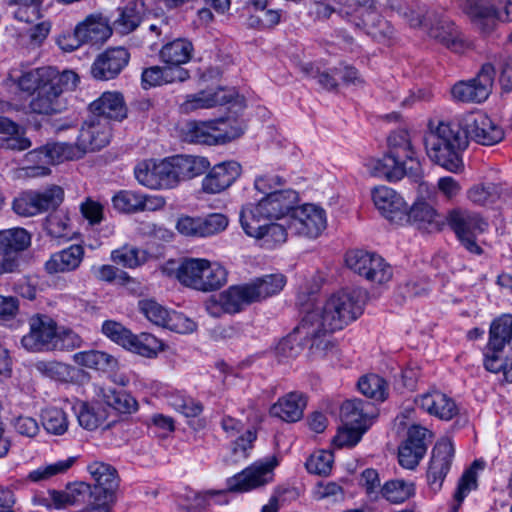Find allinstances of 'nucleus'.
Segmentation results:
<instances>
[{
	"label": "nucleus",
	"instance_id": "obj_48",
	"mask_svg": "<svg viewBox=\"0 0 512 512\" xmlns=\"http://www.w3.org/2000/svg\"><path fill=\"white\" fill-rule=\"evenodd\" d=\"M111 260L125 268L134 269L148 260V253L137 247L124 245L111 252Z\"/></svg>",
	"mask_w": 512,
	"mask_h": 512
},
{
	"label": "nucleus",
	"instance_id": "obj_2",
	"mask_svg": "<svg viewBox=\"0 0 512 512\" xmlns=\"http://www.w3.org/2000/svg\"><path fill=\"white\" fill-rule=\"evenodd\" d=\"M468 139L458 124L429 121L424 135V145L429 159L451 173L464 169L463 152Z\"/></svg>",
	"mask_w": 512,
	"mask_h": 512
},
{
	"label": "nucleus",
	"instance_id": "obj_11",
	"mask_svg": "<svg viewBox=\"0 0 512 512\" xmlns=\"http://www.w3.org/2000/svg\"><path fill=\"white\" fill-rule=\"evenodd\" d=\"M63 199L64 191L59 186H51L43 191L28 190L14 199L12 208L20 216L32 217L56 209Z\"/></svg>",
	"mask_w": 512,
	"mask_h": 512
},
{
	"label": "nucleus",
	"instance_id": "obj_50",
	"mask_svg": "<svg viewBox=\"0 0 512 512\" xmlns=\"http://www.w3.org/2000/svg\"><path fill=\"white\" fill-rule=\"evenodd\" d=\"M8 6H15L14 18L30 23L41 17L44 0H4Z\"/></svg>",
	"mask_w": 512,
	"mask_h": 512
},
{
	"label": "nucleus",
	"instance_id": "obj_21",
	"mask_svg": "<svg viewBox=\"0 0 512 512\" xmlns=\"http://www.w3.org/2000/svg\"><path fill=\"white\" fill-rule=\"evenodd\" d=\"M429 21L428 34L431 38L457 53L466 48V40L450 19L433 13L429 14Z\"/></svg>",
	"mask_w": 512,
	"mask_h": 512
},
{
	"label": "nucleus",
	"instance_id": "obj_16",
	"mask_svg": "<svg viewBox=\"0 0 512 512\" xmlns=\"http://www.w3.org/2000/svg\"><path fill=\"white\" fill-rule=\"evenodd\" d=\"M461 125L467 138L482 145H494L504 138L502 127L481 111L466 114Z\"/></svg>",
	"mask_w": 512,
	"mask_h": 512
},
{
	"label": "nucleus",
	"instance_id": "obj_26",
	"mask_svg": "<svg viewBox=\"0 0 512 512\" xmlns=\"http://www.w3.org/2000/svg\"><path fill=\"white\" fill-rule=\"evenodd\" d=\"M77 33L86 44L102 45L111 37L113 28L107 17L94 13L77 24Z\"/></svg>",
	"mask_w": 512,
	"mask_h": 512
},
{
	"label": "nucleus",
	"instance_id": "obj_41",
	"mask_svg": "<svg viewBox=\"0 0 512 512\" xmlns=\"http://www.w3.org/2000/svg\"><path fill=\"white\" fill-rule=\"evenodd\" d=\"M222 304L227 314L240 312L244 306L254 303L248 283L245 285L230 286L220 293Z\"/></svg>",
	"mask_w": 512,
	"mask_h": 512
},
{
	"label": "nucleus",
	"instance_id": "obj_61",
	"mask_svg": "<svg viewBox=\"0 0 512 512\" xmlns=\"http://www.w3.org/2000/svg\"><path fill=\"white\" fill-rule=\"evenodd\" d=\"M477 488V475L470 470L465 471L461 476L457 489L454 493L453 504L449 512H458L466 496Z\"/></svg>",
	"mask_w": 512,
	"mask_h": 512
},
{
	"label": "nucleus",
	"instance_id": "obj_15",
	"mask_svg": "<svg viewBox=\"0 0 512 512\" xmlns=\"http://www.w3.org/2000/svg\"><path fill=\"white\" fill-rule=\"evenodd\" d=\"M287 222L290 234L308 238L318 237L327 224L324 209L314 204L296 206Z\"/></svg>",
	"mask_w": 512,
	"mask_h": 512
},
{
	"label": "nucleus",
	"instance_id": "obj_30",
	"mask_svg": "<svg viewBox=\"0 0 512 512\" xmlns=\"http://www.w3.org/2000/svg\"><path fill=\"white\" fill-rule=\"evenodd\" d=\"M90 110L94 118H100L102 121L122 120L127 115L123 96L119 92H104L90 104Z\"/></svg>",
	"mask_w": 512,
	"mask_h": 512
},
{
	"label": "nucleus",
	"instance_id": "obj_24",
	"mask_svg": "<svg viewBox=\"0 0 512 512\" xmlns=\"http://www.w3.org/2000/svg\"><path fill=\"white\" fill-rule=\"evenodd\" d=\"M241 174V166L236 161H226L215 165L202 181V189L209 194H217L230 187Z\"/></svg>",
	"mask_w": 512,
	"mask_h": 512
},
{
	"label": "nucleus",
	"instance_id": "obj_5",
	"mask_svg": "<svg viewBox=\"0 0 512 512\" xmlns=\"http://www.w3.org/2000/svg\"><path fill=\"white\" fill-rule=\"evenodd\" d=\"M299 202L298 193L292 189L276 190L263 197L257 204L245 205L241 218H262L263 220H290L292 210Z\"/></svg>",
	"mask_w": 512,
	"mask_h": 512
},
{
	"label": "nucleus",
	"instance_id": "obj_63",
	"mask_svg": "<svg viewBox=\"0 0 512 512\" xmlns=\"http://www.w3.org/2000/svg\"><path fill=\"white\" fill-rule=\"evenodd\" d=\"M367 430L366 424L363 426H355L345 425L343 423L335 436L334 442L338 447H353L361 440Z\"/></svg>",
	"mask_w": 512,
	"mask_h": 512
},
{
	"label": "nucleus",
	"instance_id": "obj_60",
	"mask_svg": "<svg viewBox=\"0 0 512 512\" xmlns=\"http://www.w3.org/2000/svg\"><path fill=\"white\" fill-rule=\"evenodd\" d=\"M45 230L53 238H70L72 233L70 227V218L64 213H54L47 216L45 221Z\"/></svg>",
	"mask_w": 512,
	"mask_h": 512
},
{
	"label": "nucleus",
	"instance_id": "obj_44",
	"mask_svg": "<svg viewBox=\"0 0 512 512\" xmlns=\"http://www.w3.org/2000/svg\"><path fill=\"white\" fill-rule=\"evenodd\" d=\"M141 23V13L137 4L128 3L124 7L117 9V16L113 20V30L121 35H127L133 32Z\"/></svg>",
	"mask_w": 512,
	"mask_h": 512
},
{
	"label": "nucleus",
	"instance_id": "obj_56",
	"mask_svg": "<svg viewBox=\"0 0 512 512\" xmlns=\"http://www.w3.org/2000/svg\"><path fill=\"white\" fill-rule=\"evenodd\" d=\"M107 413L99 406L81 403L77 411V418L80 426L87 430L97 429L106 419Z\"/></svg>",
	"mask_w": 512,
	"mask_h": 512
},
{
	"label": "nucleus",
	"instance_id": "obj_12",
	"mask_svg": "<svg viewBox=\"0 0 512 512\" xmlns=\"http://www.w3.org/2000/svg\"><path fill=\"white\" fill-rule=\"evenodd\" d=\"M31 245V236L24 228L0 231V275L14 273L20 265V255Z\"/></svg>",
	"mask_w": 512,
	"mask_h": 512
},
{
	"label": "nucleus",
	"instance_id": "obj_17",
	"mask_svg": "<svg viewBox=\"0 0 512 512\" xmlns=\"http://www.w3.org/2000/svg\"><path fill=\"white\" fill-rule=\"evenodd\" d=\"M430 438L428 429L420 425L410 426L407 438L398 450L399 464L406 469H414L426 454Z\"/></svg>",
	"mask_w": 512,
	"mask_h": 512
},
{
	"label": "nucleus",
	"instance_id": "obj_10",
	"mask_svg": "<svg viewBox=\"0 0 512 512\" xmlns=\"http://www.w3.org/2000/svg\"><path fill=\"white\" fill-rule=\"evenodd\" d=\"M279 465V458L270 455L245 468L227 480V487L232 492H245L264 486L274 479V469Z\"/></svg>",
	"mask_w": 512,
	"mask_h": 512
},
{
	"label": "nucleus",
	"instance_id": "obj_13",
	"mask_svg": "<svg viewBox=\"0 0 512 512\" xmlns=\"http://www.w3.org/2000/svg\"><path fill=\"white\" fill-rule=\"evenodd\" d=\"M29 332L21 338V346L30 352L53 351L57 323L46 314L36 313L28 318Z\"/></svg>",
	"mask_w": 512,
	"mask_h": 512
},
{
	"label": "nucleus",
	"instance_id": "obj_32",
	"mask_svg": "<svg viewBox=\"0 0 512 512\" xmlns=\"http://www.w3.org/2000/svg\"><path fill=\"white\" fill-rule=\"evenodd\" d=\"M183 137L185 141L191 143L215 145L229 136L221 134L220 128H214V120L210 121H190L183 128Z\"/></svg>",
	"mask_w": 512,
	"mask_h": 512
},
{
	"label": "nucleus",
	"instance_id": "obj_27",
	"mask_svg": "<svg viewBox=\"0 0 512 512\" xmlns=\"http://www.w3.org/2000/svg\"><path fill=\"white\" fill-rule=\"evenodd\" d=\"M112 204L121 213L156 211L160 208V198L131 190H121L113 196Z\"/></svg>",
	"mask_w": 512,
	"mask_h": 512
},
{
	"label": "nucleus",
	"instance_id": "obj_59",
	"mask_svg": "<svg viewBox=\"0 0 512 512\" xmlns=\"http://www.w3.org/2000/svg\"><path fill=\"white\" fill-rule=\"evenodd\" d=\"M334 456L330 451L318 450L310 455L305 466L309 473L326 476L332 469Z\"/></svg>",
	"mask_w": 512,
	"mask_h": 512
},
{
	"label": "nucleus",
	"instance_id": "obj_40",
	"mask_svg": "<svg viewBox=\"0 0 512 512\" xmlns=\"http://www.w3.org/2000/svg\"><path fill=\"white\" fill-rule=\"evenodd\" d=\"M162 394L168 405L186 417H198L203 412V404L200 401L187 397L179 390L166 387Z\"/></svg>",
	"mask_w": 512,
	"mask_h": 512
},
{
	"label": "nucleus",
	"instance_id": "obj_47",
	"mask_svg": "<svg viewBox=\"0 0 512 512\" xmlns=\"http://www.w3.org/2000/svg\"><path fill=\"white\" fill-rule=\"evenodd\" d=\"M388 152L407 161L413 162L415 151L411 144L410 135L406 130H396L388 137Z\"/></svg>",
	"mask_w": 512,
	"mask_h": 512
},
{
	"label": "nucleus",
	"instance_id": "obj_42",
	"mask_svg": "<svg viewBox=\"0 0 512 512\" xmlns=\"http://www.w3.org/2000/svg\"><path fill=\"white\" fill-rule=\"evenodd\" d=\"M97 396L109 407L120 413H131L137 410V401L123 390L99 387Z\"/></svg>",
	"mask_w": 512,
	"mask_h": 512
},
{
	"label": "nucleus",
	"instance_id": "obj_29",
	"mask_svg": "<svg viewBox=\"0 0 512 512\" xmlns=\"http://www.w3.org/2000/svg\"><path fill=\"white\" fill-rule=\"evenodd\" d=\"M369 175L389 182L402 179L406 174V162L387 152L382 158L369 159L365 163Z\"/></svg>",
	"mask_w": 512,
	"mask_h": 512
},
{
	"label": "nucleus",
	"instance_id": "obj_38",
	"mask_svg": "<svg viewBox=\"0 0 512 512\" xmlns=\"http://www.w3.org/2000/svg\"><path fill=\"white\" fill-rule=\"evenodd\" d=\"M286 277L281 273L264 275L248 283L254 302L262 301L278 294L286 285Z\"/></svg>",
	"mask_w": 512,
	"mask_h": 512
},
{
	"label": "nucleus",
	"instance_id": "obj_54",
	"mask_svg": "<svg viewBox=\"0 0 512 512\" xmlns=\"http://www.w3.org/2000/svg\"><path fill=\"white\" fill-rule=\"evenodd\" d=\"M75 462V457H68L64 460H59L54 463L45 464L38 467L35 470H32L27 479L31 482H42L50 479L51 477L65 473L68 469L72 467Z\"/></svg>",
	"mask_w": 512,
	"mask_h": 512
},
{
	"label": "nucleus",
	"instance_id": "obj_18",
	"mask_svg": "<svg viewBox=\"0 0 512 512\" xmlns=\"http://www.w3.org/2000/svg\"><path fill=\"white\" fill-rule=\"evenodd\" d=\"M454 457V446L449 439L438 441L433 450L427 469V482L430 489L438 492L450 471Z\"/></svg>",
	"mask_w": 512,
	"mask_h": 512
},
{
	"label": "nucleus",
	"instance_id": "obj_20",
	"mask_svg": "<svg viewBox=\"0 0 512 512\" xmlns=\"http://www.w3.org/2000/svg\"><path fill=\"white\" fill-rule=\"evenodd\" d=\"M265 221L256 217L252 219L240 217V223L245 233L251 237L262 239L267 247L284 243L290 233L288 222L267 224Z\"/></svg>",
	"mask_w": 512,
	"mask_h": 512
},
{
	"label": "nucleus",
	"instance_id": "obj_55",
	"mask_svg": "<svg viewBox=\"0 0 512 512\" xmlns=\"http://www.w3.org/2000/svg\"><path fill=\"white\" fill-rule=\"evenodd\" d=\"M130 342L131 345H127L125 349L143 357L155 358L160 350L158 339L149 333H141L140 335L132 334Z\"/></svg>",
	"mask_w": 512,
	"mask_h": 512
},
{
	"label": "nucleus",
	"instance_id": "obj_23",
	"mask_svg": "<svg viewBox=\"0 0 512 512\" xmlns=\"http://www.w3.org/2000/svg\"><path fill=\"white\" fill-rule=\"evenodd\" d=\"M85 257V249L80 244L70 246L54 252L44 264V269L49 275L71 273L76 271Z\"/></svg>",
	"mask_w": 512,
	"mask_h": 512
},
{
	"label": "nucleus",
	"instance_id": "obj_8",
	"mask_svg": "<svg viewBox=\"0 0 512 512\" xmlns=\"http://www.w3.org/2000/svg\"><path fill=\"white\" fill-rule=\"evenodd\" d=\"M210 166L200 156L176 155L162 160V189H172L180 182L202 175Z\"/></svg>",
	"mask_w": 512,
	"mask_h": 512
},
{
	"label": "nucleus",
	"instance_id": "obj_39",
	"mask_svg": "<svg viewBox=\"0 0 512 512\" xmlns=\"http://www.w3.org/2000/svg\"><path fill=\"white\" fill-rule=\"evenodd\" d=\"M0 146L14 151H23L31 146V141L24 136V129L6 117H0Z\"/></svg>",
	"mask_w": 512,
	"mask_h": 512
},
{
	"label": "nucleus",
	"instance_id": "obj_58",
	"mask_svg": "<svg viewBox=\"0 0 512 512\" xmlns=\"http://www.w3.org/2000/svg\"><path fill=\"white\" fill-rule=\"evenodd\" d=\"M162 328L185 334L193 332L196 324L182 313L162 308Z\"/></svg>",
	"mask_w": 512,
	"mask_h": 512
},
{
	"label": "nucleus",
	"instance_id": "obj_37",
	"mask_svg": "<svg viewBox=\"0 0 512 512\" xmlns=\"http://www.w3.org/2000/svg\"><path fill=\"white\" fill-rule=\"evenodd\" d=\"M506 345L512 348V315L509 314H504L491 323L488 349L499 353Z\"/></svg>",
	"mask_w": 512,
	"mask_h": 512
},
{
	"label": "nucleus",
	"instance_id": "obj_62",
	"mask_svg": "<svg viewBox=\"0 0 512 512\" xmlns=\"http://www.w3.org/2000/svg\"><path fill=\"white\" fill-rule=\"evenodd\" d=\"M49 82L48 67H41L24 73L19 79L23 91L36 93L42 84Z\"/></svg>",
	"mask_w": 512,
	"mask_h": 512
},
{
	"label": "nucleus",
	"instance_id": "obj_36",
	"mask_svg": "<svg viewBox=\"0 0 512 512\" xmlns=\"http://www.w3.org/2000/svg\"><path fill=\"white\" fill-rule=\"evenodd\" d=\"M374 415L375 408L368 401L347 400L341 406V418L345 425L363 426L366 424L368 429Z\"/></svg>",
	"mask_w": 512,
	"mask_h": 512
},
{
	"label": "nucleus",
	"instance_id": "obj_1",
	"mask_svg": "<svg viewBox=\"0 0 512 512\" xmlns=\"http://www.w3.org/2000/svg\"><path fill=\"white\" fill-rule=\"evenodd\" d=\"M365 298V293L360 289L334 293L322 307L309 311L297 330L305 336H316L313 345L329 350L333 347L330 334L343 329L363 313Z\"/></svg>",
	"mask_w": 512,
	"mask_h": 512
},
{
	"label": "nucleus",
	"instance_id": "obj_57",
	"mask_svg": "<svg viewBox=\"0 0 512 512\" xmlns=\"http://www.w3.org/2000/svg\"><path fill=\"white\" fill-rule=\"evenodd\" d=\"M358 389L363 395L377 401L385 400L387 395L385 380L376 374L361 377L358 381Z\"/></svg>",
	"mask_w": 512,
	"mask_h": 512
},
{
	"label": "nucleus",
	"instance_id": "obj_33",
	"mask_svg": "<svg viewBox=\"0 0 512 512\" xmlns=\"http://www.w3.org/2000/svg\"><path fill=\"white\" fill-rule=\"evenodd\" d=\"M297 329L298 326L295 327L293 332L287 337L283 338L276 346L275 352L280 359H290L297 357L302 350L301 342H303V345H308L313 354H325V352L328 350L327 348H321L313 345L316 341V336L302 335L300 332H298Z\"/></svg>",
	"mask_w": 512,
	"mask_h": 512
},
{
	"label": "nucleus",
	"instance_id": "obj_64",
	"mask_svg": "<svg viewBox=\"0 0 512 512\" xmlns=\"http://www.w3.org/2000/svg\"><path fill=\"white\" fill-rule=\"evenodd\" d=\"M101 330L105 336L122 347L126 348L127 345H131L130 339H132L133 333L121 323L106 320L103 322Z\"/></svg>",
	"mask_w": 512,
	"mask_h": 512
},
{
	"label": "nucleus",
	"instance_id": "obj_14",
	"mask_svg": "<svg viewBox=\"0 0 512 512\" xmlns=\"http://www.w3.org/2000/svg\"><path fill=\"white\" fill-rule=\"evenodd\" d=\"M494 68L491 64H484L476 77L457 82L451 89L454 100L463 103H481L485 101L494 82Z\"/></svg>",
	"mask_w": 512,
	"mask_h": 512
},
{
	"label": "nucleus",
	"instance_id": "obj_31",
	"mask_svg": "<svg viewBox=\"0 0 512 512\" xmlns=\"http://www.w3.org/2000/svg\"><path fill=\"white\" fill-rule=\"evenodd\" d=\"M307 401L303 393L290 392L279 398L269 410L272 417L285 422H297L303 417Z\"/></svg>",
	"mask_w": 512,
	"mask_h": 512
},
{
	"label": "nucleus",
	"instance_id": "obj_52",
	"mask_svg": "<svg viewBox=\"0 0 512 512\" xmlns=\"http://www.w3.org/2000/svg\"><path fill=\"white\" fill-rule=\"evenodd\" d=\"M376 255L365 250H352L347 252L345 262L350 270L366 279Z\"/></svg>",
	"mask_w": 512,
	"mask_h": 512
},
{
	"label": "nucleus",
	"instance_id": "obj_9",
	"mask_svg": "<svg viewBox=\"0 0 512 512\" xmlns=\"http://www.w3.org/2000/svg\"><path fill=\"white\" fill-rule=\"evenodd\" d=\"M77 146L69 143H52L30 151L27 161L37 163L24 168L25 175L29 177L45 176L50 173L49 165L81 157Z\"/></svg>",
	"mask_w": 512,
	"mask_h": 512
},
{
	"label": "nucleus",
	"instance_id": "obj_51",
	"mask_svg": "<svg viewBox=\"0 0 512 512\" xmlns=\"http://www.w3.org/2000/svg\"><path fill=\"white\" fill-rule=\"evenodd\" d=\"M192 52V44L184 39H177L162 47V61L164 63H186Z\"/></svg>",
	"mask_w": 512,
	"mask_h": 512
},
{
	"label": "nucleus",
	"instance_id": "obj_49",
	"mask_svg": "<svg viewBox=\"0 0 512 512\" xmlns=\"http://www.w3.org/2000/svg\"><path fill=\"white\" fill-rule=\"evenodd\" d=\"M41 421L48 434L60 436L68 430L67 414L60 408L48 407L42 410Z\"/></svg>",
	"mask_w": 512,
	"mask_h": 512
},
{
	"label": "nucleus",
	"instance_id": "obj_53",
	"mask_svg": "<svg viewBox=\"0 0 512 512\" xmlns=\"http://www.w3.org/2000/svg\"><path fill=\"white\" fill-rule=\"evenodd\" d=\"M137 181L150 189L160 187L159 164L155 159L144 160L140 162L134 170Z\"/></svg>",
	"mask_w": 512,
	"mask_h": 512
},
{
	"label": "nucleus",
	"instance_id": "obj_43",
	"mask_svg": "<svg viewBox=\"0 0 512 512\" xmlns=\"http://www.w3.org/2000/svg\"><path fill=\"white\" fill-rule=\"evenodd\" d=\"M380 495L392 504H400L415 495V484L404 479H392L384 483Z\"/></svg>",
	"mask_w": 512,
	"mask_h": 512
},
{
	"label": "nucleus",
	"instance_id": "obj_28",
	"mask_svg": "<svg viewBox=\"0 0 512 512\" xmlns=\"http://www.w3.org/2000/svg\"><path fill=\"white\" fill-rule=\"evenodd\" d=\"M372 200L376 209L389 220L405 215L408 211V205L403 197L387 186L374 188Z\"/></svg>",
	"mask_w": 512,
	"mask_h": 512
},
{
	"label": "nucleus",
	"instance_id": "obj_7",
	"mask_svg": "<svg viewBox=\"0 0 512 512\" xmlns=\"http://www.w3.org/2000/svg\"><path fill=\"white\" fill-rule=\"evenodd\" d=\"M466 12L473 24L488 34L498 22L512 21V0H470Z\"/></svg>",
	"mask_w": 512,
	"mask_h": 512
},
{
	"label": "nucleus",
	"instance_id": "obj_34",
	"mask_svg": "<svg viewBox=\"0 0 512 512\" xmlns=\"http://www.w3.org/2000/svg\"><path fill=\"white\" fill-rule=\"evenodd\" d=\"M30 108L37 114H55L66 108V101L58 91L52 89L50 82H47L42 84L35 93L30 102Z\"/></svg>",
	"mask_w": 512,
	"mask_h": 512
},
{
	"label": "nucleus",
	"instance_id": "obj_22",
	"mask_svg": "<svg viewBox=\"0 0 512 512\" xmlns=\"http://www.w3.org/2000/svg\"><path fill=\"white\" fill-rule=\"evenodd\" d=\"M110 137L111 128L109 121H102L100 118L92 117L81 128L76 146L83 155L88 151L100 150L105 147L109 143Z\"/></svg>",
	"mask_w": 512,
	"mask_h": 512
},
{
	"label": "nucleus",
	"instance_id": "obj_6",
	"mask_svg": "<svg viewBox=\"0 0 512 512\" xmlns=\"http://www.w3.org/2000/svg\"><path fill=\"white\" fill-rule=\"evenodd\" d=\"M95 482L93 504L85 512H111L114 493L119 484L118 473L110 464L94 461L87 466Z\"/></svg>",
	"mask_w": 512,
	"mask_h": 512
},
{
	"label": "nucleus",
	"instance_id": "obj_4",
	"mask_svg": "<svg viewBox=\"0 0 512 512\" xmlns=\"http://www.w3.org/2000/svg\"><path fill=\"white\" fill-rule=\"evenodd\" d=\"M446 222L461 245L471 254L481 255L483 249L478 237L488 228V222L478 213L465 208H454L446 215Z\"/></svg>",
	"mask_w": 512,
	"mask_h": 512
},
{
	"label": "nucleus",
	"instance_id": "obj_45",
	"mask_svg": "<svg viewBox=\"0 0 512 512\" xmlns=\"http://www.w3.org/2000/svg\"><path fill=\"white\" fill-rule=\"evenodd\" d=\"M76 364L96 370H112L117 365V360L108 353L89 350L78 352L73 355Z\"/></svg>",
	"mask_w": 512,
	"mask_h": 512
},
{
	"label": "nucleus",
	"instance_id": "obj_35",
	"mask_svg": "<svg viewBox=\"0 0 512 512\" xmlns=\"http://www.w3.org/2000/svg\"><path fill=\"white\" fill-rule=\"evenodd\" d=\"M231 94L219 88L217 90H203L195 94L188 95L181 104L180 109L184 113H191L199 109H209L217 105H223L230 102Z\"/></svg>",
	"mask_w": 512,
	"mask_h": 512
},
{
	"label": "nucleus",
	"instance_id": "obj_46",
	"mask_svg": "<svg viewBox=\"0 0 512 512\" xmlns=\"http://www.w3.org/2000/svg\"><path fill=\"white\" fill-rule=\"evenodd\" d=\"M502 187L496 183L475 184L467 190V199L475 205L494 204L501 196Z\"/></svg>",
	"mask_w": 512,
	"mask_h": 512
},
{
	"label": "nucleus",
	"instance_id": "obj_25",
	"mask_svg": "<svg viewBox=\"0 0 512 512\" xmlns=\"http://www.w3.org/2000/svg\"><path fill=\"white\" fill-rule=\"evenodd\" d=\"M415 404L430 415L445 421L451 420L459 411L455 401L438 390L419 395Z\"/></svg>",
	"mask_w": 512,
	"mask_h": 512
},
{
	"label": "nucleus",
	"instance_id": "obj_3",
	"mask_svg": "<svg viewBox=\"0 0 512 512\" xmlns=\"http://www.w3.org/2000/svg\"><path fill=\"white\" fill-rule=\"evenodd\" d=\"M162 273L176 278L182 285L202 292L220 289L227 282V271L217 262L201 258L168 260Z\"/></svg>",
	"mask_w": 512,
	"mask_h": 512
},
{
	"label": "nucleus",
	"instance_id": "obj_19",
	"mask_svg": "<svg viewBox=\"0 0 512 512\" xmlns=\"http://www.w3.org/2000/svg\"><path fill=\"white\" fill-rule=\"evenodd\" d=\"M129 59L130 53L126 48H108L94 60L91 75L97 80L114 79L128 65Z\"/></svg>",
	"mask_w": 512,
	"mask_h": 512
}]
</instances>
